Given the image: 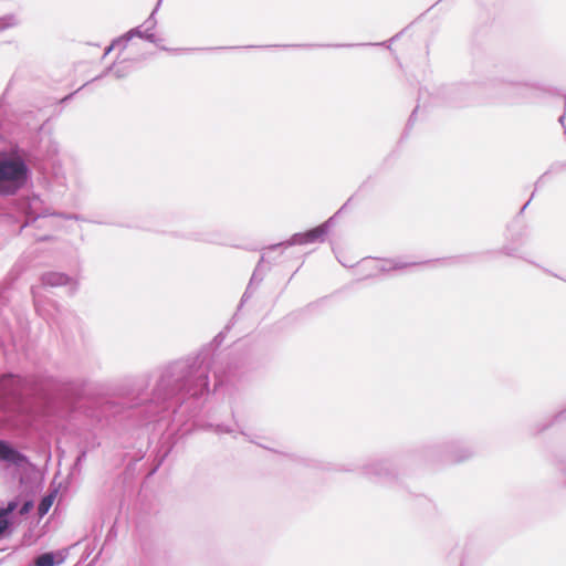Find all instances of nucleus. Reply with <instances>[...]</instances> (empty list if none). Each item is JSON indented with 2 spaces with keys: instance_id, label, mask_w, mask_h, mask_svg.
<instances>
[{
  "instance_id": "nucleus-11",
  "label": "nucleus",
  "mask_w": 566,
  "mask_h": 566,
  "mask_svg": "<svg viewBox=\"0 0 566 566\" xmlns=\"http://www.w3.org/2000/svg\"><path fill=\"white\" fill-rule=\"evenodd\" d=\"M18 458V452L10 448L3 441H0V459L7 461H15Z\"/></svg>"
},
{
  "instance_id": "nucleus-14",
  "label": "nucleus",
  "mask_w": 566,
  "mask_h": 566,
  "mask_svg": "<svg viewBox=\"0 0 566 566\" xmlns=\"http://www.w3.org/2000/svg\"><path fill=\"white\" fill-rule=\"evenodd\" d=\"M53 565H54V557L51 553L42 554L35 559V566H53Z\"/></svg>"
},
{
  "instance_id": "nucleus-23",
  "label": "nucleus",
  "mask_w": 566,
  "mask_h": 566,
  "mask_svg": "<svg viewBox=\"0 0 566 566\" xmlns=\"http://www.w3.org/2000/svg\"><path fill=\"white\" fill-rule=\"evenodd\" d=\"M117 44H113L112 46L108 48L107 52H109L111 50H113Z\"/></svg>"
},
{
  "instance_id": "nucleus-17",
  "label": "nucleus",
  "mask_w": 566,
  "mask_h": 566,
  "mask_svg": "<svg viewBox=\"0 0 566 566\" xmlns=\"http://www.w3.org/2000/svg\"><path fill=\"white\" fill-rule=\"evenodd\" d=\"M564 97H565L564 113L559 116L558 123L563 126L564 135L566 136V124H565V119H566V96H564Z\"/></svg>"
},
{
  "instance_id": "nucleus-20",
  "label": "nucleus",
  "mask_w": 566,
  "mask_h": 566,
  "mask_svg": "<svg viewBox=\"0 0 566 566\" xmlns=\"http://www.w3.org/2000/svg\"><path fill=\"white\" fill-rule=\"evenodd\" d=\"M32 507H33V503L31 501L25 502L20 510V514H22V515L27 514Z\"/></svg>"
},
{
  "instance_id": "nucleus-2",
  "label": "nucleus",
  "mask_w": 566,
  "mask_h": 566,
  "mask_svg": "<svg viewBox=\"0 0 566 566\" xmlns=\"http://www.w3.org/2000/svg\"><path fill=\"white\" fill-rule=\"evenodd\" d=\"M474 449L462 439L429 442L417 450V455L429 463L454 464L470 460Z\"/></svg>"
},
{
  "instance_id": "nucleus-15",
  "label": "nucleus",
  "mask_w": 566,
  "mask_h": 566,
  "mask_svg": "<svg viewBox=\"0 0 566 566\" xmlns=\"http://www.w3.org/2000/svg\"><path fill=\"white\" fill-rule=\"evenodd\" d=\"M419 109V104L413 108V111L411 112L408 120H407V124H406V128H405V132L403 134L407 135L408 134V130H410L412 128V126L415 125L416 123V119H417V112Z\"/></svg>"
},
{
  "instance_id": "nucleus-21",
  "label": "nucleus",
  "mask_w": 566,
  "mask_h": 566,
  "mask_svg": "<svg viewBox=\"0 0 566 566\" xmlns=\"http://www.w3.org/2000/svg\"><path fill=\"white\" fill-rule=\"evenodd\" d=\"M369 262H374V260H373V259H366V258H364L361 261L356 262V268H358V269H363V268H365V265H366L367 263H369Z\"/></svg>"
},
{
  "instance_id": "nucleus-12",
  "label": "nucleus",
  "mask_w": 566,
  "mask_h": 566,
  "mask_svg": "<svg viewBox=\"0 0 566 566\" xmlns=\"http://www.w3.org/2000/svg\"><path fill=\"white\" fill-rule=\"evenodd\" d=\"M403 32H405V29L401 30L400 32H398L397 34H395L389 40V43L397 41L402 35ZM368 46H371V48L386 46V48L390 49V44H388V41L378 42V43H356V48H368Z\"/></svg>"
},
{
  "instance_id": "nucleus-19",
  "label": "nucleus",
  "mask_w": 566,
  "mask_h": 566,
  "mask_svg": "<svg viewBox=\"0 0 566 566\" xmlns=\"http://www.w3.org/2000/svg\"><path fill=\"white\" fill-rule=\"evenodd\" d=\"M9 522L4 517H0V536L8 530Z\"/></svg>"
},
{
  "instance_id": "nucleus-3",
  "label": "nucleus",
  "mask_w": 566,
  "mask_h": 566,
  "mask_svg": "<svg viewBox=\"0 0 566 566\" xmlns=\"http://www.w3.org/2000/svg\"><path fill=\"white\" fill-rule=\"evenodd\" d=\"M29 169L18 153H0V196L17 193L27 184Z\"/></svg>"
},
{
  "instance_id": "nucleus-1",
  "label": "nucleus",
  "mask_w": 566,
  "mask_h": 566,
  "mask_svg": "<svg viewBox=\"0 0 566 566\" xmlns=\"http://www.w3.org/2000/svg\"><path fill=\"white\" fill-rule=\"evenodd\" d=\"M490 80H472L470 82H458L442 84L430 93L426 87H420L418 93V103L426 96H431L436 103H441L451 107L469 106L475 102V95L479 88L486 86Z\"/></svg>"
},
{
  "instance_id": "nucleus-8",
  "label": "nucleus",
  "mask_w": 566,
  "mask_h": 566,
  "mask_svg": "<svg viewBox=\"0 0 566 566\" xmlns=\"http://www.w3.org/2000/svg\"><path fill=\"white\" fill-rule=\"evenodd\" d=\"M566 413V409L556 412L555 415L548 417L547 419L536 422L528 428L530 434L537 436L547 429H549L556 421H558Z\"/></svg>"
},
{
  "instance_id": "nucleus-9",
  "label": "nucleus",
  "mask_w": 566,
  "mask_h": 566,
  "mask_svg": "<svg viewBox=\"0 0 566 566\" xmlns=\"http://www.w3.org/2000/svg\"><path fill=\"white\" fill-rule=\"evenodd\" d=\"M326 233L325 227L321 226L314 228L302 235L301 242L310 243L318 240H323Z\"/></svg>"
},
{
  "instance_id": "nucleus-7",
  "label": "nucleus",
  "mask_w": 566,
  "mask_h": 566,
  "mask_svg": "<svg viewBox=\"0 0 566 566\" xmlns=\"http://www.w3.org/2000/svg\"><path fill=\"white\" fill-rule=\"evenodd\" d=\"M460 262L459 258H449V259H437V260H427L422 262H403L399 259H387L384 260L378 265L379 272H389L396 270H403L411 266H422V265H433V264H443V265H455Z\"/></svg>"
},
{
  "instance_id": "nucleus-10",
  "label": "nucleus",
  "mask_w": 566,
  "mask_h": 566,
  "mask_svg": "<svg viewBox=\"0 0 566 566\" xmlns=\"http://www.w3.org/2000/svg\"><path fill=\"white\" fill-rule=\"evenodd\" d=\"M460 566H480L479 555L472 548H465L461 557Z\"/></svg>"
},
{
  "instance_id": "nucleus-4",
  "label": "nucleus",
  "mask_w": 566,
  "mask_h": 566,
  "mask_svg": "<svg viewBox=\"0 0 566 566\" xmlns=\"http://www.w3.org/2000/svg\"><path fill=\"white\" fill-rule=\"evenodd\" d=\"M559 88L541 82H510L504 87L501 103L505 105H520L533 103L544 96H560Z\"/></svg>"
},
{
  "instance_id": "nucleus-5",
  "label": "nucleus",
  "mask_w": 566,
  "mask_h": 566,
  "mask_svg": "<svg viewBox=\"0 0 566 566\" xmlns=\"http://www.w3.org/2000/svg\"><path fill=\"white\" fill-rule=\"evenodd\" d=\"M527 238H528L527 224L522 219L513 218L506 224V228H505V232H504L505 244L501 249H499L496 251V253H500V254H503V255H506L510 258L523 259V260L530 262L531 264L542 269L545 273L565 281V279L558 276L556 273H553L551 270L545 269V268L541 266L539 264L525 259L521 254V248L526 243Z\"/></svg>"
},
{
  "instance_id": "nucleus-18",
  "label": "nucleus",
  "mask_w": 566,
  "mask_h": 566,
  "mask_svg": "<svg viewBox=\"0 0 566 566\" xmlns=\"http://www.w3.org/2000/svg\"><path fill=\"white\" fill-rule=\"evenodd\" d=\"M534 195H535V191L532 193L531 198L522 206V208L520 209V211L517 212V214L514 218L522 219V216H523L524 211L526 210V208L528 207V205L531 203Z\"/></svg>"
},
{
  "instance_id": "nucleus-6",
  "label": "nucleus",
  "mask_w": 566,
  "mask_h": 566,
  "mask_svg": "<svg viewBox=\"0 0 566 566\" xmlns=\"http://www.w3.org/2000/svg\"><path fill=\"white\" fill-rule=\"evenodd\" d=\"M361 474L375 483L385 486L395 488L402 485V481L397 473L396 464L389 459H374L363 462L359 465Z\"/></svg>"
},
{
  "instance_id": "nucleus-13",
  "label": "nucleus",
  "mask_w": 566,
  "mask_h": 566,
  "mask_svg": "<svg viewBox=\"0 0 566 566\" xmlns=\"http://www.w3.org/2000/svg\"><path fill=\"white\" fill-rule=\"evenodd\" d=\"M54 499H55V495L53 493L49 494L42 499V501L40 502L39 507H38L40 516H43L49 512L50 507L52 506V504L54 502Z\"/></svg>"
},
{
  "instance_id": "nucleus-22",
  "label": "nucleus",
  "mask_w": 566,
  "mask_h": 566,
  "mask_svg": "<svg viewBox=\"0 0 566 566\" xmlns=\"http://www.w3.org/2000/svg\"><path fill=\"white\" fill-rule=\"evenodd\" d=\"M484 62L481 60V59H475L474 62H473V67L476 69V70H482L484 69Z\"/></svg>"
},
{
  "instance_id": "nucleus-16",
  "label": "nucleus",
  "mask_w": 566,
  "mask_h": 566,
  "mask_svg": "<svg viewBox=\"0 0 566 566\" xmlns=\"http://www.w3.org/2000/svg\"><path fill=\"white\" fill-rule=\"evenodd\" d=\"M17 509L15 502H10L7 507L0 510V517H6Z\"/></svg>"
}]
</instances>
